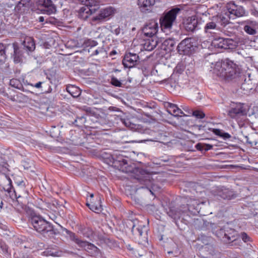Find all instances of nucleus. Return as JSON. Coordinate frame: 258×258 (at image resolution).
I'll list each match as a JSON object with an SVG mask.
<instances>
[{
  "instance_id": "f257e3e1",
  "label": "nucleus",
  "mask_w": 258,
  "mask_h": 258,
  "mask_svg": "<svg viewBox=\"0 0 258 258\" xmlns=\"http://www.w3.org/2000/svg\"><path fill=\"white\" fill-rule=\"evenodd\" d=\"M213 72L217 76L227 80L235 78L240 73L238 66L228 58L217 61Z\"/></svg>"
},
{
  "instance_id": "f03ea898",
  "label": "nucleus",
  "mask_w": 258,
  "mask_h": 258,
  "mask_svg": "<svg viewBox=\"0 0 258 258\" xmlns=\"http://www.w3.org/2000/svg\"><path fill=\"white\" fill-rule=\"evenodd\" d=\"M29 221L33 229L44 237H53L54 235L59 233L57 229L54 228L50 223L46 221L40 215L32 216Z\"/></svg>"
},
{
  "instance_id": "7ed1b4c3",
  "label": "nucleus",
  "mask_w": 258,
  "mask_h": 258,
  "mask_svg": "<svg viewBox=\"0 0 258 258\" xmlns=\"http://www.w3.org/2000/svg\"><path fill=\"white\" fill-rule=\"evenodd\" d=\"M123 122L126 126L131 128L132 130H134L136 132L149 136V137H147L141 142L151 141L163 143L165 138L166 137L159 132L152 131L140 124L132 123L128 119L124 120Z\"/></svg>"
},
{
  "instance_id": "20e7f679",
  "label": "nucleus",
  "mask_w": 258,
  "mask_h": 258,
  "mask_svg": "<svg viewBox=\"0 0 258 258\" xmlns=\"http://www.w3.org/2000/svg\"><path fill=\"white\" fill-rule=\"evenodd\" d=\"M180 11V9L175 8L165 13L160 19L161 28L164 29L171 28L175 23L177 15Z\"/></svg>"
},
{
  "instance_id": "39448f33",
  "label": "nucleus",
  "mask_w": 258,
  "mask_h": 258,
  "mask_svg": "<svg viewBox=\"0 0 258 258\" xmlns=\"http://www.w3.org/2000/svg\"><path fill=\"white\" fill-rule=\"evenodd\" d=\"M215 225L212 224L211 227L213 229V233L220 240L227 243L235 242L236 240L237 233L235 230H232V235L230 236L228 230L226 231L220 227L215 228Z\"/></svg>"
},
{
  "instance_id": "423d86ee",
  "label": "nucleus",
  "mask_w": 258,
  "mask_h": 258,
  "mask_svg": "<svg viewBox=\"0 0 258 258\" xmlns=\"http://www.w3.org/2000/svg\"><path fill=\"white\" fill-rule=\"evenodd\" d=\"M64 231L68 234L70 240L75 242L79 247L84 248L86 250H92L94 251L97 250V247L93 244L89 243L86 241L81 240L75 233L68 230L67 229L64 228Z\"/></svg>"
},
{
  "instance_id": "0eeeda50",
  "label": "nucleus",
  "mask_w": 258,
  "mask_h": 258,
  "mask_svg": "<svg viewBox=\"0 0 258 258\" xmlns=\"http://www.w3.org/2000/svg\"><path fill=\"white\" fill-rule=\"evenodd\" d=\"M140 175L137 177V179L141 184L145 185V186H143L141 187L143 188H146L153 195L152 190H154L155 185L152 174L146 172L145 170H141L140 171Z\"/></svg>"
},
{
  "instance_id": "6e6552de",
  "label": "nucleus",
  "mask_w": 258,
  "mask_h": 258,
  "mask_svg": "<svg viewBox=\"0 0 258 258\" xmlns=\"http://www.w3.org/2000/svg\"><path fill=\"white\" fill-rule=\"evenodd\" d=\"M177 49L180 54L190 55L194 51L193 39L186 38L178 45Z\"/></svg>"
},
{
  "instance_id": "1a4fd4ad",
  "label": "nucleus",
  "mask_w": 258,
  "mask_h": 258,
  "mask_svg": "<svg viewBox=\"0 0 258 258\" xmlns=\"http://www.w3.org/2000/svg\"><path fill=\"white\" fill-rule=\"evenodd\" d=\"M130 225H132V232L136 236L143 237V238L147 239V232L148 228L144 225L142 222L138 220L130 221Z\"/></svg>"
},
{
  "instance_id": "9d476101",
  "label": "nucleus",
  "mask_w": 258,
  "mask_h": 258,
  "mask_svg": "<svg viewBox=\"0 0 258 258\" xmlns=\"http://www.w3.org/2000/svg\"><path fill=\"white\" fill-rule=\"evenodd\" d=\"M204 21L196 16L188 18L184 23L185 29L188 32H194L201 28Z\"/></svg>"
},
{
  "instance_id": "9b49d317",
  "label": "nucleus",
  "mask_w": 258,
  "mask_h": 258,
  "mask_svg": "<svg viewBox=\"0 0 258 258\" xmlns=\"http://www.w3.org/2000/svg\"><path fill=\"white\" fill-rule=\"evenodd\" d=\"M212 38V45L215 48L227 49L232 48L234 46V41L231 39L224 38L216 35Z\"/></svg>"
},
{
  "instance_id": "f8f14e48",
  "label": "nucleus",
  "mask_w": 258,
  "mask_h": 258,
  "mask_svg": "<svg viewBox=\"0 0 258 258\" xmlns=\"http://www.w3.org/2000/svg\"><path fill=\"white\" fill-rule=\"evenodd\" d=\"M217 18L213 17L211 21L207 22L204 28V33L209 38L215 37L219 31V27L216 22Z\"/></svg>"
},
{
  "instance_id": "ddd939ff",
  "label": "nucleus",
  "mask_w": 258,
  "mask_h": 258,
  "mask_svg": "<svg viewBox=\"0 0 258 258\" xmlns=\"http://www.w3.org/2000/svg\"><path fill=\"white\" fill-rule=\"evenodd\" d=\"M190 211L191 207L189 205H183L181 206L179 208H175L174 207L169 208V211L167 212V214L169 217L176 220L179 219L182 215Z\"/></svg>"
},
{
  "instance_id": "4468645a",
  "label": "nucleus",
  "mask_w": 258,
  "mask_h": 258,
  "mask_svg": "<svg viewBox=\"0 0 258 258\" xmlns=\"http://www.w3.org/2000/svg\"><path fill=\"white\" fill-rule=\"evenodd\" d=\"M158 25L156 20H151L143 27L142 32L147 37H154L158 31Z\"/></svg>"
},
{
  "instance_id": "2eb2a0df",
  "label": "nucleus",
  "mask_w": 258,
  "mask_h": 258,
  "mask_svg": "<svg viewBox=\"0 0 258 258\" xmlns=\"http://www.w3.org/2000/svg\"><path fill=\"white\" fill-rule=\"evenodd\" d=\"M246 112L244 104L239 103L232 105L228 112V115L231 118L236 119L240 116L246 114Z\"/></svg>"
},
{
  "instance_id": "dca6fc26",
  "label": "nucleus",
  "mask_w": 258,
  "mask_h": 258,
  "mask_svg": "<svg viewBox=\"0 0 258 258\" xmlns=\"http://www.w3.org/2000/svg\"><path fill=\"white\" fill-rule=\"evenodd\" d=\"M139 59V57L136 53L126 52L122 59V64L126 68H133L137 64Z\"/></svg>"
},
{
  "instance_id": "f3484780",
  "label": "nucleus",
  "mask_w": 258,
  "mask_h": 258,
  "mask_svg": "<svg viewBox=\"0 0 258 258\" xmlns=\"http://www.w3.org/2000/svg\"><path fill=\"white\" fill-rule=\"evenodd\" d=\"M227 9L229 11L232 18H234V17H242L244 15L245 11L243 7L235 5L234 3L228 4Z\"/></svg>"
},
{
  "instance_id": "a211bd4d",
  "label": "nucleus",
  "mask_w": 258,
  "mask_h": 258,
  "mask_svg": "<svg viewBox=\"0 0 258 258\" xmlns=\"http://www.w3.org/2000/svg\"><path fill=\"white\" fill-rule=\"evenodd\" d=\"M8 47H10L14 50L13 58L15 63H20L23 61V50L19 47L17 43H13L12 44H8Z\"/></svg>"
},
{
  "instance_id": "6ab92c4d",
  "label": "nucleus",
  "mask_w": 258,
  "mask_h": 258,
  "mask_svg": "<svg viewBox=\"0 0 258 258\" xmlns=\"http://www.w3.org/2000/svg\"><path fill=\"white\" fill-rule=\"evenodd\" d=\"M115 9L111 7L106 8L101 10L99 14L97 16L93 17L92 20L93 21H102L104 20L107 17L111 16L114 13Z\"/></svg>"
},
{
  "instance_id": "aec40b11",
  "label": "nucleus",
  "mask_w": 258,
  "mask_h": 258,
  "mask_svg": "<svg viewBox=\"0 0 258 258\" xmlns=\"http://www.w3.org/2000/svg\"><path fill=\"white\" fill-rule=\"evenodd\" d=\"M213 17L217 18L216 22L217 23H219L221 25L223 26L229 24L231 19H234V18H232V16H231L230 13H229V11L227 9L226 11H224L221 13L220 15Z\"/></svg>"
},
{
  "instance_id": "412c9836",
  "label": "nucleus",
  "mask_w": 258,
  "mask_h": 258,
  "mask_svg": "<svg viewBox=\"0 0 258 258\" xmlns=\"http://www.w3.org/2000/svg\"><path fill=\"white\" fill-rule=\"evenodd\" d=\"M39 4L43 7L42 11L48 15L53 14L56 11V8L51 0H40Z\"/></svg>"
},
{
  "instance_id": "4be33fe9",
  "label": "nucleus",
  "mask_w": 258,
  "mask_h": 258,
  "mask_svg": "<svg viewBox=\"0 0 258 258\" xmlns=\"http://www.w3.org/2000/svg\"><path fill=\"white\" fill-rule=\"evenodd\" d=\"M30 7V0H21L15 8V11L19 14L25 13Z\"/></svg>"
},
{
  "instance_id": "5701e85b",
  "label": "nucleus",
  "mask_w": 258,
  "mask_h": 258,
  "mask_svg": "<svg viewBox=\"0 0 258 258\" xmlns=\"http://www.w3.org/2000/svg\"><path fill=\"white\" fill-rule=\"evenodd\" d=\"M79 231L84 237L93 240L95 239V233L93 230L89 227H85L80 225L78 228Z\"/></svg>"
},
{
  "instance_id": "b1692460",
  "label": "nucleus",
  "mask_w": 258,
  "mask_h": 258,
  "mask_svg": "<svg viewBox=\"0 0 258 258\" xmlns=\"http://www.w3.org/2000/svg\"><path fill=\"white\" fill-rule=\"evenodd\" d=\"M95 10V9H91L86 6H83L79 10L78 17L82 20H86L89 16L94 13Z\"/></svg>"
},
{
  "instance_id": "393cba45",
  "label": "nucleus",
  "mask_w": 258,
  "mask_h": 258,
  "mask_svg": "<svg viewBox=\"0 0 258 258\" xmlns=\"http://www.w3.org/2000/svg\"><path fill=\"white\" fill-rule=\"evenodd\" d=\"M157 44V39L155 36L149 37V38L145 40L143 47L146 50L151 51L156 47Z\"/></svg>"
},
{
  "instance_id": "a878e982",
  "label": "nucleus",
  "mask_w": 258,
  "mask_h": 258,
  "mask_svg": "<svg viewBox=\"0 0 258 258\" xmlns=\"http://www.w3.org/2000/svg\"><path fill=\"white\" fill-rule=\"evenodd\" d=\"M155 3V0H138V5L143 12L150 11Z\"/></svg>"
},
{
  "instance_id": "bb28decb",
  "label": "nucleus",
  "mask_w": 258,
  "mask_h": 258,
  "mask_svg": "<svg viewBox=\"0 0 258 258\" xmlns=\"http://www.w3.org/2000/svg\"><path fill=\"white\" fill-rule=\"evenodd\" d=\"M119 163V166H120V170H122L124 172H131L133 171V168L128 165L127 161L126 160L124 159H121L119 160H115L114 161V163L116 165L117 163Z\"/></svg>"
},
{
  "instance_id": "cd10ccee",
  "label": "nucleus",
  "mask_w": 258,
  "mask_h": 258,
  "mask_svg": "<svg viewBox=\"0 0 258 258\" xmlns=\"http://www.w3.org/2000/svg\"><path fill=\"white\" fill-rule=\"evenodd\" d=\"M74 46L77 47H82L84 48H87L89 47L90 48H92L95 46H96L98 45V42L94 40L91 39H86L84 40L83 43L81 44L79 42H75Z\"/></svg>"
},
{
  "instance_id": "c85d7f7f",
  "label": "nucleus",
  "mask_w": 258,
  "mask_h": 258,
  "mask_svg": "<svg viewBox=\"0 0 258 258\" xmlns=\"http://www.w3.org/2000/svg\"><path fill=\"white\" fill-rule=\"evenodd\" d=\"M258 136L256 134L251 133L247 136H243V140L251 146H255L257 143Z\"/></svg>"
},
{
  "instance_id": "c756f323",
  "label": "nucleus",
  "mask_w": 258,
  "mask_h": 258,
  "mask_svg": "<svg viewBox=\"0 0 258 258\" xmlns=\"http://www.w3.org/2000/svg\"><path fill=\"white\" fill-rule=\"evenodd\" d=\"M23 45L29 51H33L35 48V44L33 39L31 37H27L23 41Z\"/></svg>"
},
{
  "instance_id": "7c9ffc66",
  "label": "nucleus",
  "mask_w": 258,
  "mask_h": 258,
  "mask_svg": "<svg viewBox=\"0 0 258 258\" xmlns=\"http://www.w3.org/2000/svg\"><path fill=\"white\" fill-rule=\"evenodd\" d=\"M66 90L73 97H77L81 94L79 88L74 85H69L67 87Z\"/></svg>"
},
{
  "instance_id": "2f4dec72",
  "label": "nucleus",
  "mask_w": 258,
  "mask_h": 258,
  "mask_svg": "<svg viewBox=\"0 0 258 258\" xmlns=\"http://www.w3.org/2000/svg\"><path fill=\"white\" fill-rule=\"evenodd\" d=\"M213 145L211 144L201 143H198L195 146V147L197 149V150L200 151L201 152H206L210 150H211L213 149Z\"/></svg>"
},
{
  "instance_id": "473e14b6",
  "label": "nucleus",
  "mask_w": 258,
  "mask_h": 258,
  "mask_svg": "<svg viewBox=\"0 0 258 258\" xmlns=\"http://www.w3.org/2000/svg\"><path fill=\"white\" fill-rule=\"evenodd\" d=\"M212 132L216 135L221 137L224 140H227L231 137V135L227 133H225L223 130L220 129L213 128L212 130Z\"/></svg>"
},
{
  "instance_id": "72a5a7b5",
  "label": "nucleus",
  "mask_w": 258,
  "mask_h": 258,
  "mask_svg": "<svg viewBox=\"0 0 258 258\" xmlns=\"http://www.w3.org/2000/svg\"><path fill=\"white\" fill-rule=\"evenodd\" d=\"M201 250L202 252H207V257H209V255H213L215 254L214 247L212 244H205L203 246Z\"/></svg>"
},
{
  "instance_id": "f704fd0d",
  "label": "nucleus",
  "mask_w": 258,
  "mask_h": 258,
  "mask_svg": "<svg viewBox=\"0 0 258 258\" xmlns=\"http://www.w3.org/2000/svg\"><path fill=\"white\" fill-rule=\"evenodd\" d=\"M218 196L223 199L230 200L233 198L232 192L228 189H225L219 191Z\"/></svg>"
},
{
  "instance_id": "c9c22d12",
  "label": "nucleus",
  "mask_w": 258,
  "mask_h": 258,
  "mask_svg": "<svg viewBox=\"0 0 258 258\" xmlns=\"http://www.w3.org/2000/svg\"><path fill=\"white\" fill-rule=\"evenodd\" d=\"M10 85L15 88L22 90L23 91H26L23 86L21 81L17 79H12L10 81Z\"/></svg>"
},
{
  "instance_id": "e433bc0d",
  "label": "nucleus",
  "mask_w": 258,
  "mask_h": 258,
  "mask_svg": "<svg viewBox=\"0 0 258 258\" xmlns=\"http://www.w3.org/2000/svg\"><path fill=\"white\" fill-rule=\"evenodd\" d=\"M243 29L247 34L250 35H254L256 33L255 27L251 22L245 25Z\"/></svg>"
},
{
  "instance_id": "4c0bfd02",
  "label": "nucleus",
  "mask_w": 258,
  "mask_h": 258,
  "mask_svg": "<svg viewBox=\"0 0 258 258\" xmlns=\"http://www.w3.org/2000/svg\"><path fill=\"white\" fill-rule=\"evenodd\" d=\"M174 42L171 39H168L164 41L162 43V49L165 51L170 50L171 48L174 46Z\"/></svg>"
},
{
  "instance_id": "58836bf2",
  "label": "nucleus",
  "mask_w": 258,
  "mask_h": 258,
  "mask_svg": "<svg viewBox=\"0 0 258 258\" xmlns=\"http://www.w3.org/2000/svg\"><path fill=\"white\" fill-rule=\"evenodd\" d=\"M9 48L10 47H8V45L4 46L3 43H0V62H3L5 61L6 59L5 53Z\"/></svg>"
},
{
  "instance_id": "ea45409f",
  "label": "nucleus",
  "mask_w": 258,
  "mask_h": 258,
  "mask_svg": "<svg viewBox=\"0 0 258 258\" xmlns=\"http://www.w3.org/2000/svg\"><path fill=\"white\" fill-rule=\"evenodd\" d=\"M5 179L6 182L7 184L3 187V188L5 191L10 193L11 192V189L13 188L12 180L7 175H5Z\"/></svg>"
},
{
  "instance_id": "a19ab883",
  "label": "nucleus",
  "mask_w": 258,
  "mask_h": 258,
  "mask_svg": "<svg viewBox=\"0 0 258 258\" xmlns=\"http://www.w3.org/2000/svg\"><path fill=\"white\" fill-rule=\"evenodd\" d=\"M85 118L83 116L77 117L75 120L74 123L76 126H82L85 122Z\"/></svg>"
},
{
  "instance_id": "79ce46f5",
  "label": "nucleus",
  "mask_w": 258,
  "mask_h": 258,
  "mask_svg": "<svg viewBox=\"0 0 258 258\" xmlns=\"http://www.w3.org/2000/svg\"><path fill=\"white\" fill-rule=\"evenodd\" d=\"M172 113L171 114L176 117L181 116L184 114L183 112L177 106L173 109Z\"/></svg>"
},
{
  "instance_id": "37998d69",
  "label": "nucleus",
  "mask_w": 258,
  "mask_h": 258,
  "mask_svg": "<svg viewBox=\"0 0 258 258\" xmlns=\"http://www.w3.org/2000/svg\"><path fill=\"white\" fill-rule=\"evenodd\" d=\"M86 205L93 212L100 211L101 209V205L97 206L92 203H86Z\"/></svg>"
},
{
  "instance_id": "c03bdc74",
  "label": "nucleus",
  "mask_w": 258,
  "mask_h": 258,
  "mask_svg": "<svg viewBox=\"0 0 258 258\" xmlns=\"http://www.w3.org/2000/svg\"><path fill=\"white\" fill-rule=\"evenodd\" d=\"M192 115L199 119L203 118L205 116V114L203 111L198 110L192 111Z\"/></svg>"
},
{
  "instance_id": "a18cd8bd",
  "label": "nucleus",
  "mask_w": 258,
  "mask_h": 258,
  "mask_svg": "<svg viewBox=\"0 0 258 258\" xmlns=\"http://www.w3.org/2000/svg\"><path fill=\"white\" fill-rule=\"evenodd\" d=\"M110 83L116 87H122V83L119 81L116 78L113 77L111 79Z\"/></svg>"
},
{
  "instance_id": "49530a36",
  "label": "nucleus",
  "mask_w": 258,
  "mask_h": 258,
  "mask_svg": "<svg viewBox=\"0 0 258 258\" xmlns=\"http://www.w3.org/2000/svg\"><path fill=\"white\" fill-rule=\"evenodd\" d=\"M177 106V105L175 104H173L169 102H167V112L170 113L172 114V112L173 111V109H174Z\"/></svg>"
},
{
  "instance_id": "de8ad7c7",
  "label": "nucleus",
  "mask_w": 258,
  "mask_h": 258,
  "mask_svg": "<svg viewBox=\"0 0 258 258\" xmlns=\"http://www.w3.org/2000/svg\"><path fill=\"white\" fill-rule=\"evenodd\" d=\"M99 0H88V3L86 7L92 8L93 6H97L99 4Z\"/></svg>"
},
{
  "instance_id": "09e8293b",
  "label": "nucleus",
  "mask_w": 258,
  "mask_h": 258,
  "mask_svg": "<svg viewBox=\"0 0 258 258\" xmlns=\"http://www.w3.org/2000/svg\"><path fill=\"white\" fill-rule=\"evenodd\" d=\"M240 237L244 242L250 241V237L245 232H242L240 234Z\"/></svg>"
},
{
  "instance_id": "8fccbe9b",
  "label": "nucleus",
  "mask_w": 258,
  "mask_h": 258,
  "mask_svg": "<svg viewBox=\"0 0 258 258\" xmlns=\"http://www.w3.org/2000/svg\"><path fill=\"white\" fill-rule=\"evenodd\" d=\"M8 163L6 160L2 157H0V170L3 168H7Z\"/></svg>"
},
{
  "instance_id": "3c124183",
  "label": "nucleus",
  "mask_w": 258,
  "mask_h": 258,
  "mask_svg": "<svg viewBox=\"0 0 258 258\" xmlns=\"http://www.w3.org/2000/svg\"><path fill=\"white\" fill-rule=\"evenodd\" d=\"M251 6L255 12L258 14V2L255 1H252L251 2Z\"/></svg>"
},
{
  "instance_id": "603ef678",
  "label": "nucleus",
  "mask_w": 258,
  "mask_h": 258,
  "mask_svg": "<svg viewBox=\"0 0 258 258\" xmlns=\"http://www.w3.org/2000/svg\"><path fill=\"white\" fill-rule=\"evenodd\" d=\"M104 51L103 46L99 47L91 54L92 56L97 55L100 53L103 52Z\"/></svg>"
},
{
  "instance_id": "864d4df0",
  "label": "nucleus",
  "mask_w": 258,
  "mask_h": 258,
  "mask_svg": "<svg viewBox=\"0 0 258 258\" xmlns=\"http://www.w3.org/2000/svg\"><path fill=\"white\" fill-rule=\"evenodd\" d=\"M110 31L112 33H114L117 35L120 33V29L119 26L115 28H114L113 27H110Z\"/></svg>"
},
{
  "instance_id": "5fc2aeb1",
  "label": "nucleus",
  "mask_w": 258,
  "mask_h": 258,
  "mask_svg": "<svg viewBox=\"0 0 258 258\" xmlns=\"http://www.w3.org/2000/svg\"><path fill=\"white\" fill-rule=\"evenodd\" d=\"M133 254L136 256H141L143 255V252H140L139 250L137 249H135Z\"/></svg>"
},
{
  "instance_id": "6e6d98bb",
  "label": "nucleus",
  "mask_w": 258,
  "mask_h": 258,
  "mask_svg": "<svg viewBox=\"0 0 258 258\" xmlns=\"http://www.w3.org/2000/svg\"><path fill=\"white\" fill-rule=\"evenodd\" d=\"M1 248L4 252H8V247L5 243L1 244Z\"/></svg>"
},
{
  "instance_id": "4d7b16f0",
  "label": "nucleus",
  "mask_w": 258,
  "mask_h": 258,
  "mask_svg": "<svg viewBox=\"0 0 258 258\" xmlns=\"http://www.w3.org/2000/svg\"><path fill=\"white\" fill-rule=\"evenodd\" d=\"M46 86H48V89L47 90H42V91H43V93H45V94H47V93H50L52 92V88L50 86L49 84H47L46 85Z\"/></svg>"
},
{
  "instance_id": "13d9d810",
  "label": "nucleus",
  "mask_w": 258,
  "mask_h": 258,
  "mask_svg": "<svg viewBox=\"0 0 258 258\" xmlns=\"http://www.w3.org/2000/svg\"><path fill=\"white\" fill-rule=\"evenodd\" d=\"M42 84H44L43 82H39L37 83H36L35 85H32L31 84V86L35 87V88H42Z\"/></svg>"
},
{
  "instance_id": "bf43d9fd",
  "label": "nucleus",
  "mask_w": 258,
  "mask_h": 258,
  "mask_svg": "<svg viewBox=\"0 0 258 258\" xmlns=\"http://www.w3.org/2000/svg\"><path fill=\"white\" fill-rule=\"evenodd\" d=\"M246 83H244L241 85V89H243V90H250L252 89V88H247L246 87Z\"/></svg>"
},
{
  "instance_id": "052dcab7",
  "label": "nucleus",
  "mask_w": 258,
  "mask_h": 258,
  "mask_svg": "<svg viewBox=\"0 0 258 258\" xmlns=\"http://www.w3.org/2000/svg\"><path fill=\"white\" fill-rule=\"evenodd\" d=\"M79 1L84 5V6H87L88 0H79Z\"/></svg>"
},
{
  "instance_id": "680f3d73",
  "label": "nucleus",
  "mask_w": 258,
  "mask_h": 258,
  "mask_svg": "<svg viewBox=\"0 0 258 258\" xmlns=\"http://www.w3.org/2000/svg\"><path fill=\"white\" fill-rule=\"evenodd\" d=\"M127 249L130 251H131L132 252V253H133V252H134V251L135 250V249L133 247H132L130 245H127Z\"/></svg>"
},
{
  "instance_id": "e2e57ef3",
  "label": "nucleus",
  "mask_w": 258,
  "mask_h": 258,
  "mask_svg": "<svg viewBox=\"0 0 258 258\" xmlns=\"http://www.w3.org/2000/svg\"><path fill=\"white\" fill-rule=\"evenodd\" d=\"M117 53V52L116 50H112L110 52V56H112L113 55H115Z\"/></svg>"
},
{
  "instance_id": "0e129e2a",
  "label": "nucleus",
  "mask_w": 258,
  "mask_h": 258,
  "mask_svg": "<svg viewBox=\"0 0 258 258\" xmlns=\"http://www.w3.org/2000/svg\"><path fill=\"white\" fill-rule=\"evenodd\" d=\"M39 21L40 22H43L44 21V18L42 16H40L38 18Z\"/></svg>"
},
{
  "instance_id": "69168bd1",
  "label": "nucleus",
  "mask_w": 258,
  "mask_h": 258,
  "mask_svg": "<svg viewBox=\"0 0 258 258\" xmlns=\"http://www.w3.org/2000/svg\"><path fill=\"white\" fill-rule=\"evenodd\" d=\"M22 258H33L32 255H24Z\"/></svg>"
},
{
  "instance_id": "338daca9",
  "label": "nucleus",
  "mask_w": 258,
  "mask_h": 258,
  "mask_svg": "<svg viewBox=\"0 0 258 258\" xmlns=\"http://www.w3.org/2000/svg\"><path fill=\"white\" fill-rule=\"evenodd\" d=\"M198 96L197 97V98L198 99H201L202 95L200 93H198Z\"/></svg>"
},
{
  "instance_id": "774afa93",
  "label": "nucleus",
  "mask_w": 258,
  "mask_h": 258,
  "mask_svg": "<svg viewBox=\"0 0 258 258\" xmlns=\"http://www.w3.org/2000/svg\"><path fill=\"white\" fill-rule=\"evenodd\" d=\"M232 230H233V229H230L229 230H228V233H229L230 236H231L232 235V234H231V233H232Z\"/></svg>"
}]
</instances>
